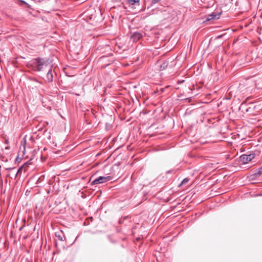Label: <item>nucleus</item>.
I'll return each instance as SVG.
<instances>
[{"label": "nucleus", "mask_w": 262, "mask_h": 262, "mask_svg": "<svg viewBox=\"0 0 262 262\" xmlns=\"http://www.w3.org/2000/svg\"><path fill=\"white\" fill-rule=\"evenodd\" d=\"M30 164V162H28L26 163V166H28V165Z\"/></svg>", "instance_id": "obj_17"}, {"label": "nucleus", "mask_w": 262, "mask_h": 262, "mask_svg": "<svg viewBox=\"0 0 262 262\" xmlns=\"http://www.w3.org/2000/svg\"><path fill=\"white\" fill-rule=\"evenodd\" d=\"M5 148H6V149H9V147H8V146H7Z\"/></svg>", "instance_id": "obj_18"}, {"label": "nucleus", "mask_w": 262, "mask_h": 262, "mask_svg": "<svg viewBox=\"0 0 262 262\" xmlns=\"http://www.w3.org/2000/svg\"><path fill=\"white\" fill-rule=\"evenodd\" d=\"M22 170V167H20L14 174V179H16L18 173Z\"/></svg>", "instance_id": "obj_11"}, {"label": "nucleus", "mask_w": 262, "mask_h": 262, "mask_svg": "<svg viewBox=\"0 0 262 262\" xmlns=\"http://www.w3.org/2000/svg\"><path fill=\"white\" fill-rule=\"evenodd\" d=\"M168 65V62L167 61H164L163 63L160 66V71H163L165 70Z\"/></svg>", "instance_id": "obj_8"}, {"label": "nucleus", "mask_w": 262, "mask_h": 262, "mask_svg": "<svg viewBox=\"0 0 262 262\" xmlns=\"http://www.w3.org/2000/svg\"><path fill=\"white\" fill-rule=\"evenodd\" d=\"M261 174H262V166L256 170L255 173L253 174V176H255L256 175L260 176Z\"/></svg>", "instance_id": "obj_10"}, {"label": "nucleus", "mask_w": 262, "mask_h": 262, "mask_svg": "<svg viewBox=\"0 0 262 262\" xmlns=\"http://www.w3.org/2000/svg\"><path fill=\"white\" fill-rule=\"evenodd\" d=\"M251 108V107H249L248 109H247V112H249Z\"/></svg>", "instance_id": "obj_15"}, {"label": "nucleus", "mask_w": 262, "mask_h": 262, "mask_svg": "<svg viewBox=\"0 0 262 262\" xmlns=\"http://www.w3.org/2000/svg\"><path fill=\"white\" fill-rule=\"evenodd\" d=\"M112 178L111 176H107V177H102L100 176L98 177V178L94 180L92 182V184L94 185H97L99 184H102L105 183L107 181H109L111 180Z\"/></svg>", "instance_id": "obj_2"}, {"label": "nucleus", "mask_w": 262, "mask_h": 262, "mask_svg": "<svg viewBox=\"0 0 262 262\" xmlns=\"http://www.w3.org/2000/svg\"><path fill=\"white\" fill-rule=\"evenodd\" d=\"M127 2L132 5H134L137 4L138 5H140V0H126Z\"/></svg>", "instance_id": "obj_9"}, {"label": "nucleus", "mask_w": 262, "mask_h": 262, "mask_svg": "<svg viewBox=\"0 0 262 262\" xmlns=\"http://www.w3.org/2000/svg\"><path fill=\"white\" fill-rule=\"evenodd\" d=\"M255 157V154H250L249 155H243L240 156L239 160L243 164H247L251 161Z\"/></svg>", "instance_id": "obj_3"}, {"label": "nucleus", "mask_w": 262, "mask_h": 262, "mask_svg": "<svg viewBox=\"0 0 262 262\" xmlns=\"http://www.w3.org/2000/svg\"><path fill=\"white\" fill-rule=\"evenodd\" d=\"M161 0H152L151 1V4H155L157 3H159Z\"/></svg>", "instance_id": "obj_13"}, {"label": "nucleus", "mask_w": 262, "mask_h": 262, "mask_svg": "<svg viewBox=\"0 0 262 262\" xmlns=\"http://www.w3.org/2000/svg\"><path fill=\"white\" fill-rule=\"evenodd\" d=\"M58 237L59 238V239L60 240V241H63V239L62 238V237L60 235L58 236Z\"/></svg>", "instance_id": "obj_14"}, {"label": "nucleus", "mask_w": 262, "mask_h": 262, "mask_svg": "<svg viewBox=\"0 0 262 262\" xmlns=\"http://www.w3.org/2000/svg\"><path fill=\"white\" fill-rule=\"evenodd\" d=\"M142 37V34L138 32H134L131 35V38L134 41H136Z\"/></svg>", "instance_id": "obj_5"}, {"label": "nucleus", "mask_w": 262, "mask_h": 262, "mask_svg": "<svg viewBox=\"0 0 262 262\" xmlns=\"http://www.w3.org/2000/svg\"><path fill=\"white\" fill-rule=\"evenodd\" d=\"M7 169L9 170L10 171V172L7 175V176L11 178V179L14 178V174L16 172L15 171H14L15 170V167L10 168H8Z\"/></svg>", "instance_id": "obj_7"}, {"label": "nucleus", "mask_w": 262, "mask_h": 262, "mask_svg": "<svg viewBox=\"0 0 262 262\" xmlns=\"http://www.w3.org/2000/svg\"><path fill=\"white\" fill-rule=\"evenodd\" d=\"M219 18V14H217L215 13H212L208 15L206 20L209 21L211 19H218Z\"/></svg>", "instance_id": "obj_6"}, {"label": "nucleus", "mask_w": 262, "mask_h": 262, "mask_svg": "<svg viewBox=\"0 0 262 262\" xmlns=\"http://www.w3.org/2000/svg\"><path fill=\"white\" fill-rule=\"evenodd\" d=\"M49 64L48 59L37 57L30 60L27 63V67L35 72H39L42 70L44 67H47Z\"/></svg>", "instance_id": "obj_1"}, {"label": "nucleus", "mask_w": 262, "mask_h": 262, "mask_svg": "<svg viewBox=\"0 0 262 262\" xmlns=\"http://www.w3.org/2000/svg\"><path fill=\"white\" fill-rule=\"evenodd\" d=\"M54 75H56V74L53 69L51 68L46 75L45 80L48 82H52Z\"/></svg>", "instance_id": "obj_4"}, {"label": "nucleus", "mask_w": 262, "mask_h": 262, "mask_svg": "<svg viewBox=\"0 0 262 262\" xmlns=\"http://www.w3.org/2000/svg\"><path fill=\"white\" fill-rule=\"evenodd\" d=\"M189 179H188V178H185L181 182V184H187L188 181H189Z\"/></svg>", "instance_id": "obj_12"}, {"label": "nucleus", "mask_w": 262, "mask_h": 262, "mask_svg": "<svg viewBox=\"0 0 262 262\" xmlns=\"http://www.w3.org/2000/svg\"><path fill=\"white\" fill-rule=\"evenodd\" d=\"M252 108L253 109H255L256 108V105H254V106L252 105Z\"/></svg>", "instance_id": "obj_16"}]
</instances>
